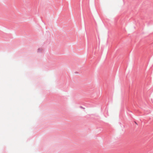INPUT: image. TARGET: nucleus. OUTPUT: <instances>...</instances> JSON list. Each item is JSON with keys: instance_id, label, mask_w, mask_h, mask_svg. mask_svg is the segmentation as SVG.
I'll list each match as a JSON object with an SVG mask.
<instances>
[{"instance_id": "f03ea898", "label": "nucleus", "mask_w": 153, "mask_h": 153, "mask_svg": "<svg viewBox=\"0 0 153 153\" xmlns=\"http://www.w3.org/2000/svg\"><path fill=\"white\" fill-rule=\"evenodd\" d=\"M80 108H83V107L82 106H80Z\"/></svg>"}, {"instance_id": "f257e3e1", "label": "nucleus", "mask_w": 153, "mask_h": 153, "mask_svg": "<svg viewBox=\"0 0 153 153\" xmlns=\"http://www.w3.org/2000/svg\"><path fill=\"white\" fill-rule=\"evenodd\" d=\"M42 51V49L41 48H39L38 49V52H41Z\"/></svg>"}]
</instances>
